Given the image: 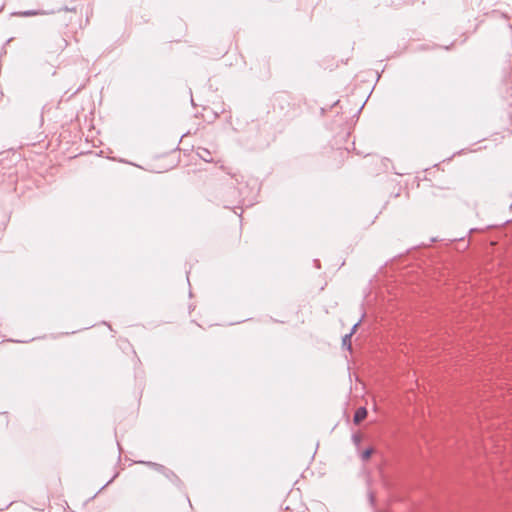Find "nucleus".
Listing matches in <instances>:
<instances>
[{"label": "nucleus", "mask_w": 512, "mask_h": 512, "mask_svg": "<svg viewBox=\"0 0 512 512\" xmlns=\"http://www.w3.org/2000/svg\"><path fill=\"white\" fill-rule=\"evenodd\" d=\"M367 416V409L365 407H359L355 414H354V422L356 424H359L361 421H363Z\"/></svg>", "instance_id": "nucleus-1"}, {"label": "nucleus", "mask_w": 512, "mask_h": 512, "mask_svg": "<svg viewBox=\"0 0 512 512\" xmlns=\"http://www.w3.org/2000/svg\"><path fill=\"white\" fill-rule=\"evenodd\" d=\"M359 325V322L355 323L351 329V332L346 334L342 339V345L344 347H347L348 349H351V336L356 331L357 327Z\"/></svg>", "instance_id": "nucleus-2"}, {"label": "nucleus", "mask_w": 512, "mask_h": 512, "mask_svg": "<svg viewBox=\"0 0 512 512\" xmlns=\"http://www.w3.org/2000/svg\"><path fill=\"white\" fill-rule=\"evenodd\" d=\"M197 155L204 160L205 162H212L213 158L211 157V153L206 148H198Z\"/></svg>", "instance_id": "nucleus-3"}, {"label": "nucleus", "mask_w": 512, "mask_h": 512, "mask_svg": "<svg viewBox=\"0 0 512 512\" xmlns=\"http://www.w3.org/2000/svg\"><path fill=\"white\" fill-rule=\"evenodd\" d=\"M15 14L18 16H22V17H30V16H36V15H43V14H45V12L39 11V10H26V11L17 12Z\"/></svg>", "instance_id": "nucleus-4"}, {"label": "nucleus", "mask_w": 512, "mask_h": 512, "mask_svg": "<svg viewBox=\"0 0 512 512\" xmlns=\"http://www.w3.org/2000/svg\"><path fill=\"white\" fill-rule=\"evenodd\" d=\"M67 45V41L62 37H57V45L54 50H51L52 52H60L62 51Z\"/></svg>", "instance_id": "nucleus-5"}, {"label": "nucleus", "mask_w": 512, "mask_h": 512, "mask_svg": "<svg viewBox=\"0 0 512 512\" xmlns=\"http://www.w3.org/2000/svg\"><path fill=\"white\" fill-rule=\"evenodd\" d=\"M145 465L151 467V468H154L155 470L159 471V472H164L165 471V467L161 464H158V463H155V462H143Z\"/></svg>", "instance_id": "nucleus-6"}, {"label": "nucleus", "mask_w": 512, "mask_h": 512, "mask_svg": "<svg viewBox=\"0 0 512 512\" xmlns=\"http://www.w3.org/2000/svg\"><path fill=\"white\" fill-rule=\"evenodd\" d=\"M372 453H373V448H368V449L364 450L361 454L362 461H367L370 458V456L372 455Z\"/></svg>", "instance_id": "nucleus-7"}, {"label": "nucleus", "mask_w": 512, "mask_h": 512, "mask_svg": "<svg viewBox=\"0 0 512 512\" xmlns=\"http://www.w3.org/2000/svg\"><path fill=\"white\" fill-rule=\"evenodd\" d=\"M352 441L356 446H359L361 443V435L359 434H353L352 435Z\"/></svg>", "instance_id": "nucleus-8"}, {"label": "nucleus", "mask_w": 512, "mask_h": 512, "mask_svg": "<svg viewBox=\"0 0 512 512\" xmlns=\"http://www.w3.org/2000/svg\"><path fill=\"white\" fill-rule=\"evenodd\" d=\"M369 501H370L371 505H374L375 496L372 492L369 493Z\"/></svg>", "instance_id": "nucleus-9"}, {"label": "nucleus", "mask_w": 512, "mask_h": 512, "mask_svg": "<svg viewBox=\"0 0 512 512\" xmlns=\"http://www.w3.org/2000/svg\"><path fill=\"white\" fill-rule=\"evenodd\" d=\"M314 262L316 263L317 267H319V260H315Z\"/></svg>", "instance_id": "nucleus-10"}]
</instances>
